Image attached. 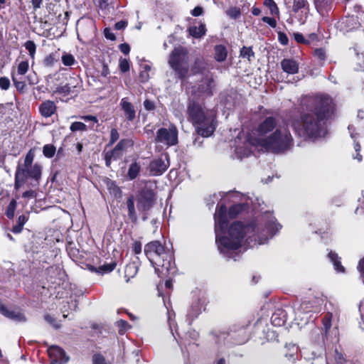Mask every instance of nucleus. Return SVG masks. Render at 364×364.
<instances>
[{
	"label": "nucleus",
	"instance_id": "nucleus-32",
	"mask_svg": "<svg viewBox=\"0 0 364 364\" xmlns=\"http://www.w3.org/2000/svg\"><path fill=\"white\" fill-rule=\"evenodd\" d=\"M70 129L73 132L77 131L84 132L87 130V125L81 122H75L71 124Z\"/></svg>",
	"mask_w": 364,
	"mask_h": 364
},
{
	"label": "nucleus",
	"instance_id": "nucleus-1",
	"mask_svg": "<svg viewBox=\"0 0 364 364\" xmlns=\"http://www.w3.org/2000/svg\"><path fill=\"white\" fill-rule=\"evenodd\" d=\"M227 208L221 205L217 208L214 215L215 240L221 252L238 249L245 236L247 243L262 245L272 238L281 228L276 223L275 218L269 213L262 216L259 222H252L244 227L241 223H233L229 228L227 236H223L228 227Z\"/></svg>",
	"mask_w": 364,
	"mask_h": 364
},
{
	"label": "nucleus",
	"instance_id": "nucleus-26",
	"mask_svg": "<svg viewBox=\"0 0 364 364\" xmlns=\"http://www.w3.org/2000/svg\"><path fill=\"white\" fill-rule=\"evenodd\" d=\"M333 315L331 313L328 312L322 320L323 329L325 331V336H327L328 331L330 330L331 327V321H332Z\"/></svg>",
	"mask_w": 364,
	"mask_h": 364
},
{
	"label": "nucleus",
	"instance_id": "nucleus-33",
	"mask_svg": "<svg viewBox=\"0 0 364 364\" xmlns=\"http://www.w3.org/2000/svg\"><path fill=\"white\" fill-rule=\"evenodd\" d=\"M264 4L269 9L271 14H279V9L274 0H264Z\"/></svg>",
	"mask_w": 364,
	"mask_h": 364
},
{
	"label": "nucleus",
	"instance_id": "nucleus-51",
	"mask_svg": "<svg viewBox=\"0 0 364 364\" xmlns=\"http://www.w3.org/2000/svg\"><path fill=\"white\" fill-rule=\"evenodd\" d=\"M240 335L242 336V338H240V339H238L237 341V343L238 344H242L244 343H245L247 341V333H246V331L245 328H242L240 330Z\"/></svg>",
	"mask_w": 364,
	"mask_h": 364
},
{
	"label": "nucleus",
	"instance_id": "nucleus-18",
	"mask_svg": "<svg viewBox=\"0 0 364 364\" xmlns=\"http://www.w3.org/2000/svg\"><path fill=\"white\" fill-rule=\"evenodd\" d=\"M127 206L128 209V216L132 223L137 221V215L135 210L134 196H130L127 200Z\"/></svg>",
	"mask_w": 364,
	"mask_h": 364
},
{
	"label": "nucleus",
	"instance_id": "nucleus-35",
	"mask_svg": "<svg viewBox=\"0 0 364 364\" xmlns=\"http://www.w3.org/2000/svg\"><path fill=\"white\" fill-rule=\"evenodd\" d=\"M119 138V134L117 129L112 128L110 131V139L107 146L113 145Z\"/></svg>",
	"mask_w": 364,
	"mask_h": 364
},
{
	"label": "nucleus",
	"instance_id": "nucleus-42",
	"mask_svg": "<svg viewBox=\"0 0 364 364\" xmlns=\"http://www.w3.org/2000/svg\"><path fill=\"white\" fill-rule=\"evenodd\" d=\"M119 69L122 73H126L129 70V61L126 59H121L119 60Z\"/></svg>",
	"mask_w": 364,
	"mask_h": 364
},
{
	"label": "nucleus",
	"instance_id": "nucleus-40",
	"mask_svg": "<svg viewBox=\"0 0 364 364\" xmlns=\"http://www.w3.org/2000/svg\"><path fill=\"white\" fill-rule=\"evenodd\" d=\"M55 61V57L53 54H50L46 56L43 60V65L46 67H51L53 65Z\"/></svg>",
	"mask_w": 364,
	"mask_h": 364
},
{
	"label": "nucleus",
	"instance_id": "nucleus-63",
	"mask_svg": "<svg viewBox=\"0 0 364 364\" xmlns=\"http://www.w3.org/2000/svg\"><path fill=\"white\" fill-rule=\"evenodd\" d=\"M22 196L23 198H33L36 196V193L35 191L30 190L24 192Z\"/></svg>",
	"mask_w": 364,
	"mask_h": 364
},
{
	"label": "nucleus",
	"instance_id": "nucleus-34",
	"mask_svg": "<svg viewBox=\"0 0 364 364\" xmlns=\"http://www.w3.org/2000/svg\"><path fill=\"white\" fill-rule=\"evenodd\" d=\"M16 201L13 199L9 204L6 210V216L9 218H12L14 216V212L16 208Z\"/></svg>",
	"mask_w": 364,
	"mask_h": 364
},
{
	"label": "nucleus",
	"instance_id": "nucleus-59",
	"mask_svg": "<svg viewBox=\"0 0 364 364\" xmlns=\"http://www.w3.org/2000/svg\"><path fill=\"white\" fill-rule=\"evenodd\" d=\"M354 149L355 151L357 152L356 156L354 158L357 159L358 161H361L362 156L359 154V151L360 150V145L358 143H355Z\"/></svg>",
	"mask_w": 364,
	"mask_h": 364
},
{
	"label": "nucleus",
	"instance_id": "nucleus-7",
	"mask_svg": "<svg viewBox=\"0 0 364 364\" xmlns=\"http://www.w3.org/2000/svg\"><path fill=\"white\" fill-rule=\"evenodd\" d=\"M188 53L186 48L179 46L175 48L171 53L168 59L170 67L175 71L178 78L184 79L189 70Z\"/></svg>",
	"mask_w": 364,
	"mask_h": 364
},
{
	"label": "nucleus",
	"instance_id": "nucleus-9",
	"mask_svg": "<svg viewBox=\"0 0 364 364\" xmlns=\"http://www.w3.org/2000/svg\"><path fill=\"white\" fill-rule=\"evenodd\" d=\"M156 143L163 144L169 147L178 144V129L171 124L168 128H160L157 130L154 139Z\"/></svg>",
	"mask_w": 364,
	"mask_h": 364
},
{
	"label": "nucleus",
	"instance_id": "nucleus-49",
	"mask_svg": "<svg viewBox=\"0 0 364 364\" xmlns=\"http://www.w3.org/2000/svg\"><path fill=\"white\" fill-rule=\"evenodd\" d=\"M294 39L296 42L299 43H308L309 41L304 38L303 35L299 33H296L294 34Z\"/></svg>",
	"mask_w": 364,
	"mask_h": 364
},
{
	"label": "nucleus",
	"instance_id": "nucleus-61",
	"mask_svg": "<svg viewBox=\"0 0 364 364\" xmlns=\"http://www.w3.org/2000/svg\"><path fill=\"white\" fill-rule=\"evenodd\" d=\"M81 119H82L83 120H85V122H89V121H91L94 123H97L98 120L97 119L96 117L95 116H92V115H85V116H82L81 117Z\"/></svg>",
	"mask_w": 364,
	"mask_h": 364
},
{
	"label": "nucleus",
	"instance_id": "nucleus-48",
	"mask_svg": "<svg viewBox=\"0 0 364 364\" xmlns=\"http://www.w3.org/2000/svg\"><path fill=\"white\" fill-rule=\"evenodd\" d=\"M12 79L18 90L22 91L25 88L26 85L23 82L18 81L14 75L12 76Z\"/></svg>",
	"mask_w": 364,
	"mask_h": 364
},
{
	"label": "nucleus",
	"instance_id": "nucleus-23",
	"mask_svg": "<svg viewBox=\"0 0 364 364\" xmlns=\"http://www.w3.org/2000/svg\"><path fill=\"white\" fill-rule=\"evenodd\" d=\"M248 205L246 203H237L232 205L228 211L230 218H235L240 213L247 208Z\"/></svg>",
	"mask_w": 364,
	"mask_h": 364
},
{
	"label": "nucleus",
	"instance_id": "nucleus-38",
	"mask_svg": "<svg viewBox=\"0 0 364 364\" xmlns=\"http://www.w3.org/2000/svg\"><path fill=\"white\" fill-rule=\"evenodd\" d=\"M28 69V63L27 61H22L18 64V73L19 75H24Z\"/></svg>",
	"mask_w": 364,
	"mask_h": 364
},
{
	"label": "nucleus",
	"instance_id": "nucleus-44",
	"mask_svg": "<svg viewBox=\"0 0 364 364\" xmlns=\"http://www.w3.org/2000/svg\"><path fill=\"white\" fill-rule=\"evenodd\" d=\"M10 87V81L8 77H0V88L4 90H7Z\"/></svg>",
	"mask_w": 364,
	"mask_h": 364
},
{
	"label": "nucleus",
	"instance_id": "nucleus-21",
	"mask_svg": "<svg viewBox=\"0 0 364 364\" xmlns=\"http://www.w3.org/2000/svg\"><path fill=\"white\" fill-rule=\"evenodd\" d=\"M140 171V164L136 161H134L132 164H131L129 167L127 177L129 178V180H134L138 176Z\"/></svg>",
	"mask_w": 364,
	"mask_h": 364
},
{
	"label": "nucleus",
	"instance_id": "nucleus-37",
	"mask_svg": "<svg viewBox=\"0 0 364 364\" xmlns=\"http://www.w3.org/2000/svg\"><path fill=\"white\" fill-rule=\"evenodd\" d=\"M25 48L29 52V54L31 56V58H33L36 52V44L34 43V42L32 41H26L25 43Z\"/></svg>",
	"mask_w": 364,
	"mask_h": 364
},
{
	"label": "nucleus",
	"instance_id": "nucleus-52",
	"mask_svg": "<svg viewBox=\"0 0 364 364\" xmlns=\"http://www.w3.org/2000/svg\"><path fill=\"white\" fill-rule=\"evenodd\" d=\"M105 36L106 38L114 41L115 39L114 34L112 32L111 29L109 28H106L104 31Z\"/></svg>",
	"mask_w": 364,
	"mask_h": 364
},
{
	"label": "nucleus",
	"instance_id": "nucleus-3",
	"mask_svg": "<svg viewBox=\"0 0 364 364\" xmlns=\"http://www.w3.org/2000/svg\"><path fill=\"white\" fill-rule=\"evenodd\" d=\"M187 119L195 128L196 132L203 136L212 135L216 128L214 111L207 109L198 101L190 100L187 105Z\"/></svg>",
	"mask_w": 364,
	"mask_h": 364
},
{
	"label": "nucleus",
	"instance_id": "nucleus-43",
	"mask_svg": "<svg viewBox=\"0 0 364 364\" xmlns=\"http://www.w3.org/2000/svg\"><path fill=\"white\" fill-rule=\"evenodd\" d=\"M106 154L112 156L114 160L118 159L122 155V153L119 150L117 149L116 147L111 151H107Z\"/></svg>",
	"mask_w": 364,
	"mask_h": 364
},
{
	"label": "nucleus",
	"instance_id": "nucleus-60",
	"mask_svg": "<svg viewBox=\"0 0 364 364\" xmlns=\"http://www.w3.org/2000/svg\"><path fill=\"white\" fill-rule=\"evenodd\" d=\"M56 92L58 93H69L70 92V87L68 85H66L65 86L58 87Z\"/></svg>",
	"mask_w": 364,
	"mask_h": 364
},
{
	"label": "nucleus",
	"instance_id": "nucleus-11",
	"mask_svg": "<svg viewBox=\"0 0 364 364\" xmlns=\"http://www.w3.org/2000/svg\"><path fill=\"white\" fill-rule=\"evenodd\" d=\"M155 200L154 193L149 189L143 190L138 200V208L144 212L149 210L154 205Z\"/></svg>",
	"mask_w": 364,
	"mask_h": 364
},
{
	"label": "nucleus",
	"instance_id": "nucleus-54",
	"mask_svg": "<svg viewBox=\"0 0 364 364\" xmlns=\"http://www.w3.org/2000/svg\"><path fill=\"white\" fill-rule=\"evenodd\" d=\"M314 54L316 57H318L321 60H323L326 58L325 51L321 48L315 50Z\"/></svg>",
	"mask_w": 364,
	"mask_h": 364
},
{
	"label": "nucleus",
	"instance_id": "nucleus-47",
	"mask_svg": "<svg viewBox=\"0 0 364 364\" xmlns=\"http://www.w3.org/2000/svg\"><path fill=\"white\" fill-rule=\"evenodd\" d=\"M262 21H263V22L269 24L272 28H275L277 26V21L273 18L264 16L262 18Z\"/></svg>",
	"mask_w": 364,
	"mask_h": 364
},
{
	"label": "nucleus",
	"instance_id": "nucleus-50",
	"mask_svg": "<svg viewBox=\"0 0 364 364\" xmlns=\"http://www.w3.org/2000/svg\"><path fill=\"white\" fill-rule=\"evenodd\" d=\"M149 79V75L146 70H141L139 73V80L141 82H146Z\"/></svg>",
	"mask_w": 364,
	"mask_h": 364
},
{
	"label": "nucleus",
	"instance_id": "nucleus-4",
	"mask_svg": "<svg viewBox=\"0 0 364 364\" xmlns=\"http://www.w3.org/2000/svg\"><path fill=\"white\" fill-rule=\"evenodd\" d=\"M144 252L154 267L156 272L162 275L169 274L174 270L172 255L165 250L164 247L159 241H152L144 247Z\"/></svg>",
	"mask_w": 364,
	"mask_h": 364
},
{
	"label": "nucleus",
	"instance_id": "nucleus-13",
	"mask_svg": "<svg viewBox=\"0 0 364 364\" xmlns=\"http://www.w3.org/2000/svg\"><path fill=\"white\" fill-rule=\"evenodd\" d=\"M119 105L123 112L126 120L132 122L136 118V109L134 106L127 100V98H122Z\"/></svg>",
	"mask_w": 364,
	"mask_h": 364
},
{
	"label": "nucleus",
	"instance_id": "nucleus-64",
	"mask_svg": "<svg viewBox=\"0 0 364 364\" xmlns=\"http://www.w3.org/2000/svg\"><path fill=\"white\" fill-rule=\"evenodd\" d=\"M133 251L135 254H139L141 252V245L140 242H134L133 246Z\"/></svg>",
	"mask_w": 364,
	"mask_h": 364
},
{
	"label": "nucleus",
	"instance_id": "nucleus-19",
	"mask_svg": "<svg viewBox=\"0 0 364 364\" xmlns=\"http://www.w3.org/2000/svg\"><path fill=\"white\" fill-rule=\"evenodd\" d=\"M189 33L194 38H200L206 33V28L204 23H200L198 26H192L188 28Z\"/></svg>",
	"mask_w": 364,
	"mask_h": 364
},
{
	"label": "nucleus",
	"instance_id": "nucleus-41",
	"mask_svg": "<svg viewBox=\"0 0 364 364\" xmlns=\"http://www.w3.org/2000/svg\"><path fill=\"white\" fill-rule=\"evenodd\" d=\"M204 68V62L203 60L201 58H198L195 61V65L193 69L195 70L196 73H200L202 72L203 69Z\"/></svg>",
	"mask_w": 364,
	"mask_h": 364
},
{
	"label": "nucleus",
	"instance_id": "nucleus-6",
	"mask_svg": "<svg viewBox=\"0 0 364 364\" xmlns=\"http://www.w3.org/2000/svg\"><path fill=\"white\" fill-rule=\"evenodd\" d=\"M261 146L268 151L281 153L291 149L293 138L287 127L279 126L274 132L268 136V139H262Z\"/></svg>",
	"mask_w": 364,
	"mask_h": 364
},
{
	"label": "nucleus",
	"instance_id": "nucleus-2",
	"mask_svg": "<svg viewBox=\"0 0 364 364\" xmlns=\"http://www.w3.org/2000/svg\"><path fill=\"white\" fill-rule=\"evenodd\" d=\"M301 105L306 112L301 116L299 134L309 139L325 136V122L334 111L332 98L325 95L308 96L302 99Z\"/></svg>",
	"mask_w": 364,
	"mask_h": 364
},
{
	"label": "nucleus",
	"instance_id": "nucleus-8",
	"mask_svg": "<svg viewBox=\"0 0 364 364\" xmlns=\"http://www.w3.org/2000/svg\"><path fill=\"white\" fill-rule=\"evenodd\" d=\"M278 127L277 119L274 117H268L265 118L255 129V136L250 138V142L254 146L261 147L263 145L262 139H268V136Z\"/></svg>",
	"mask_w": 364,
	"mask_h": 364
},
{
	"label": "nucleus",
	"instance_id": "nucleus-56",
	"mask_svg": "<svg viewBox=\"0 0 364 364\" xmlns=\"http://www.w3.org/2000/svg\"><path fill=\"white\" fill-rule=\"evenodd\" d=\"M45 320L49 323L50 324H51L52 326H53L55 328H58L59 326L58 324L55 323V320L53 317H52L50 315H46L45 317H44Z\"/></svg>",
	"mask_w": 364,
	"mask_h": 364
},
{
	"label": "nucleus",
	"instance_id": "nucleus-20",
	"mask_svg": "<svg viewBox=\"0 0 364 364\" xmlns=\"http://www.w3.org/2000/svg\"><path fill=\"white\" fill-rule=\"evenodd\" d=\"M328 257L331 259V261L332 262L334 269L336 272H345V268L341 264V258L338 256V255L336 252H334L333 251H330V252L328 253Z\"/></svg>",
	"mask_w": 364,
	"mask_h": 364
},
{
	"label": "nucleus",
	"instance_id": "nucleus-24",
	"mask_svg": "<svg viewBox=\"0 0 364 364\" xmlns=\"http://www.w3.org/2000/svg\"><path fill=\"white\" fill-rule=\"evenodd\" d=\"M343 23L345 24V27L347 31H350L355 28H357L360 26L357 17L353 16L347 17Z\"/></svg>",
	"mask_w": 364,
	"mask_h": 364
},
{
	"label": "nucleus",
	"instance_id": "nucleus-12",
	"mask_svg": "<svg viewBox=\"0 0 364 364\" xmlns=\"http://www.w3.org/2000/svg\"><path fill=\"white\" fill-rule=\"evenodd\" d=\"M48 352L52 359V364H65L69 360V357L64 350L57 346L49 347Z\"/></svg>",
	"mask_w": 364,
	"mask_h": 364
},
{
	"label": "nucleus",
	"instance_id": "nucleus-55",
	"mask_svg": "<svg viewBox=\"0 0 364 364\" xmlns=\"http://www.w3.org/2000/svg\"><path fill=\"white\" fill-rule=\"evenodd\" d=\"M278 36H279V40L282 45L288 44V41H289L288 37L287 36V35L285 33L279 32L278 33Z\"/></svg>",
	"mask_w": 364,
	"mask_h": 364
},
{
	"label": "nucleus",
	"instance_id": "nucleus-53",
	"mask_svg": "<svg viewBox=\"0 0 364 364\" xmlns=\"http://www.w3.org/2000/svg\"><path fill=\"white\" fill-rule=\"evenodd\" d=\"M144 108L148 110V111H151V110H153L155 108V105L153 102L149 100H146L144 102Z\"/></svg>",
	"mask_w": 364,
	"mask_h": 364
},
{
	"label": "nucleus",
	"instance_id": "nucleus-31",
	"mask_svg": "<svg viewBox=\"0 0 364 364\" xmlns=\"http://www.w3.org/2000/svg\"><path fill=\"white\" fill-rule=\"evenodd\" d=\"M43 155L47 158H51L55 153V147L53 144H46L43 148Z\"/></svg>",
	"mask_w": 364,
	"mask_h": 364
},
{
	"label": "nucleus",
	"instance_id": "nucleus-30",
	"mask_svg": "<svg viewBox=\"0 0 364 364\" xmlns=\"http://www.w3.org/2000/svg\"><path fill=\"white\" fill-rule=\"evenodd\" d=\"M62 62L65 66H72L76 63L74 56L70 53H64L62 55Z\"/></svg>",
	"mask_w": 364,
	"mask_h": 364
},
{
	"label": "nucleus",
	"instance_id": "nucleus-57",
	"mask_svg": "<svg viewBox=\"0 0 364 364\" xmlns=\"http://www.w3.org/2000/svg\"><path fill=\"white\" fill-rule=\"evenodd\" d=\"M203 13V9L200 6H196L191 11V14L193 16H199Z\"/></svg>",
	"mask_w": 364,
	"mask_h": 364
},
{
	"label": "nucleus",
	"instance_id": "nucleus-29",
	"mask_svg": "<svg viewBox=\"0 0 364 364\" xmlns=\"http://www.w3.org/2000/svg\"><path fill=\"white\" fill-rule=\"evenodd\" d=\"M307 6L308 2L306 0H293L292 11L294 13H297L299 10Z\"/></svg>",
	"mask_w": 364,
	"mask_h": 364
},
{
	"label": "nucleus",
	"instance_id": "nucleus-15",
	"mask_svg": "<svg viewBox=\"0 0 364 364\" xmlns=\"http://www.w3.org/2000/svg\"><path fill=\"white\" fill-rule=\"evenodd\" d=\"M215 86V82L213 78L206 77L204 78L201 83L199 85L198 90L206 96L213 95V90Z\"/></svg>",
	"mask_w": 364,
	"mask_h": 364
},
{
	"label": "nucleus",
	"instance_id": "nucleus-14",
	"mask_svg": "<svg viewBox=\"0 0 364 364\" xmlns=\"http://www.w3.org/2000/svg\"><path fill=\"white\" fill-rule=\"evenodd\" d=\"M281 67L284 72L294 75L299 71V63L294 59L284 58L281 61Z\"/></svg>",
	"mask_w": 364,
	"mask_h": 364
},
{
	"label": "nucleus",
	"instance_id": "nucleus-10",
	"mask_svg": "<svg viewBox=\"0 0 364 364\" xmlns=\"http://www.w3.org/2000/svg\"><path fill=\"white\" fill-rule=\"evenodd\" d=\"M169 166L168 156L165 159L159 158L151 161L149 166V171L151 176L162 175Z\"/></svg>",
	"mask_w": 364,
	"mask_h": 364
},
{
	"label": "nucleus",
	"instance_id": "nucleus-39",
	"mask_svg": "<svg viewBox=\"0 0 364 364\" xmlns=\"http://www.w3.org/2000/svg\"><path fill=\"white\" fill-rule=\"evenodd\" d=\"M117 325L118 327L120 328L119 333L120 334H123L124 332L129 327V323L127 321L120 319L119 321H117Z\"/></svg>",
	"mask_w": 364,
	"mask_h": 364
},
{
	"label": "nucleus",
	"instance_id": "nucleus-46",
	"mask_svg": "<svg viewBox=\"0 0 364 364\" xmlns=\"http://www.w3.org/2000/svg\"><path fill=\"white\" fill-rule=\"evenodd\" d=\"M357 269L360 274V277L364 284V257L360 260Z\"/></svg>",
	"mask_w": 364,
	"mask_h": 364
},
{
	"label": "nucleus",
	"instance_id": "nucleus-62",
	"mask_svg": "<svg viewBox=\"0 0 364 364\" xmlns=\"http://www.w3.org/2000/svg\"><path fill=\"white\" fill-rule=\"evenodd\" d=\"M361 204L362 205L360 207H358L355 210V213L357 215H362L364 213V196H363V198L361 201Z\"/></svg>",
	"mask_w": 364,
	"mask_h": 364
},
{
	"label": "nucleus",
	"instance_id": "nucleus-27",
	"mask_svg": "<svg viewBox=\"0 0 364 364\" xmlns=\"http://www.w3.org/2000/svg\"><path fill=\"white\" fill-rule=\"evenodd\" d=\"M240 56L251 61L255 57V53L251 47L243 46L240 50Z\"/></svg>",
	"mask_w": 364,
	"mask_h": 364
},
{
	"label": "nucleus",
	"instance_id": "nucleus-36",
	"mask_svg": "<svg viewBox=\"0 0 364 364\" xmlns=\"http://www.w3.org/2000/svg\"><path fill=\"white\" fill-rule=\"evenodd\" d=\"M115 267H116V264L114 262H112L109 264H103V265L99 267L98 272H100L102 273L110 272L114 269Z\"/></svg>",
	"mask_w": 364,
	"mask_h": 364
},
{
	"label": "nucleus",
	"instance_id": "nucleus-5",
	"mask_svg": "<svg viewBox=\"0 0 364 364\" xmlns=\"http://www.w3.org/2000/svg\"><path fill=\"white\" fill-rule=\"evenodd\" d=\"M34 156V152L31 149L26 154L23 164H18L15 173L14 187L16 189L20 188L28 178L38 183L41 177L42 166L38 164L33 165Z\"/></svg>",
	"mask_w": 364,
	"mask_h": 364
},
{
	"label": "nucleus",
	"instance_id": "nucleus-58",
	"mask_svg": "<svg viewBox=\"0 0 364 364\" xmlns=\"http://www.w3.org/2000/svg\"><path fill=\"white\" fill-rule=\"evenodd\" d=\"M119 49L124 54L127 55L130 51V47L127 43H122L119 45Z\"/></svg>",
	"mask_w": 364,
	"mask_h": 364
},
{
	"label": "nucleus",
	"instance_id": "nucleus-28",
	"mask_svg": "<svg viewBox=\"0 0 364 364\" xmlns=\"http://www.w3.org/2000/svg\"><path fill=\"white\" fill-rule=\"evenodd\" d=\"M133 145V141L129 139H121L117 144L115 146L117 149L119 150L122 153L123 151L126 150L128 147H130Z\"/></svg>",
	"mask_w": 364,
	"mask_h": 364
},
{
	"label": "nucleus",
	"instance_id": "nucleus-16",
	"mask_svg": "<svg viewBox=\"0 0 364 364\" xmlns=\"http://www.w3.org/2000/svg\"><path fill=\"white\" fill-rule=\"evenodd\" d=\"M0 312L4 316L16 321H25L24 316L19 311L8 309L6 306H0Z\"/></svg>",
	"mask_w": 364,
	"mask_h": 364
},
{
	"label": "nucleus",
	"instance_id": "nucleus-25",
	"mask_svg": "<svg viewBox=\"0 0 364 364\" xmlns=\"http://www.w3.org/2000/svg\"><path fill=\"white\" fill-rule=\"evenodd\" d=\"M282 313H283L282 311H281L280 310H278L277 312H275L272 316L271 321H272V323L273 325L280 326L285 323V321H286L285 316H283L282 318L279 317V316Z\"/></svg>",
	"mask_w": 364,
	"mask_h": 364
},
{
	"label": "nucleus",
	"instance_id": "nucleus-45",
	"mask_svg": "<svg viewBox=\"0 0 364 364\" xmlns=\"http://www.w3.org/2000/svg\"><path fill=\"white\" fill-rule=\"evenodd\" d=\"M93 364H105V358L100 354H95L92 357Z\"/></svg>",
	"mask_w": 364,
	"mask_h": 364
},
{
	"label": "nucleus",
	"instance_id": "nucleus-22",
	"mask_svg": "<svg viewBox=\"0 0 364 364\" xmlns=\"http://www.w3.org/2000/svg\"><path fill=\"white\" fill-rule=\"evenodd\" d=\"M228 55L226 48L223 45H218L215 47V58L218 62L224 61Z\"/></svg>",
	"mask_w": 364,
	"mask_h": 364
},
{
	"label": "nucleus",
	"instance_id": "nucleus-17",
	"mask_svg": "<svg viewBox=\"0 0 364 364\" xmlns=\"http://www.w3.org/2000/svg\"><path fill=\"white\" fill-rule=\"evenodd\" d=\"M56 108V105L53 101L46 100L39 106V112L43 117L47 118L55 112Z\"/></svg>",
	"mask_w": 364,
	"mask_h": 364
}]
</instances>
